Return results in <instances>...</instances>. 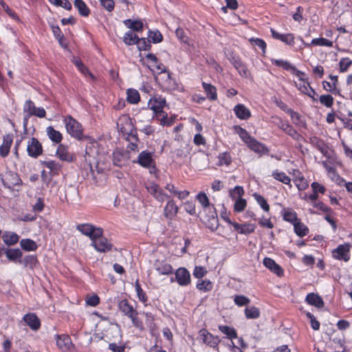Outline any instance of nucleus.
I'll list each match as a JSON object with an SVG mask.
<instances>
[{
  "label": "nucleus",
  "mask_w": 352,
  "mask_h": 352,
  "mask_svg": "<svg viewBox=\"0 0 352 352\" xmlns=\"http://www.w3.org/2000/svg\"><path fill=\"white\" fill-rule=\"evenodd\" d=\"M272 175L275 179L285 184H289L290 187L292 186L290 184L291 179L285 173L279 172L278 170H276L273 171Z\"/></svg>",
  "instance_id": "a19ab883"
},
{
  "label": "nucleus",
  "mask_w": 352,
  "mask_h": 352,
  "mask_svg": "<svg viewBox=\"0 0 352 352\" xmlns=\"http://www.w3.org/2000/svg\"><path fill=\"white\" fill-rule=\"evenodd\" d=\"M351 64L352 60H351L349 58H342L339 63L340 72H344L347 71Z\"/></svg>",
  "instance_id": "774afa93"
},
{
  "label": "nucleus",
  "mask_w": 352,
  "mask_h": 352,
  "mask_svg": "<svg viewBox=\"0 0 352 352\" xmlns=\"http://www.w3.org/2000/svg\"><path fill=\"white\" fill-rule=\"evenodd\" d=\"M197 288L203 292H209L212 289V283L208 280H204L197 283Z\"/></svg>",
  "instance_id": "5fc2aeb1"
},
{
  "label": "nucleus",
  "mask_w": 352,
  "mask_h": 352,
  "mask_svg": "<svg viewBox=\"0 0 352 352\" xmlns=\"http://www.w3.org/2000/svg\"><path fill=\"white\" fill-rule=\"evenodd\" d=\"M234 129L241 140L248 144V142L253 138V137L250 136L248 132L243 128L240 126H234Z\"/></svg>",
  "instance_id": "37998d69"
},
{
  "label": "nucleus",
  "mask_w": 352,
  "mask_h": 352,
  "mask_svg": "<svg viewBox=\"0 0 352 352\" xmlns=\"http://www.w3.org/2000/svg\"><path fill=\"white\" fill-rule=\"evenodd\" d=\"M36 107L34 105V102L28 100L25 102L23 107V111L24 113H25V116L24 117V122L23 125L25 127H26L28 124V119L34 115L35 111H36Z\"/></svg>",
  "instance_id": "a878e982"
},
{
  "label": "nucleus",
  "mask_w": 352,
  "mask_h": 352,
  "mask_svg": "<svg viewBox=\"0 0 352 352\" xmlns=\"http://www.w3.org/2000/svg\"><path fill=\"white\" fill-rule=\"evenodd\" d=\"M146 188L151 195H153L157 201L160 202H163L166 199L168 198L167 195L164 193L160 187L153 182L147 184Z\"/></svg>",
  "instance_id": "f8f14e48"
},
{
  "label": "nucleus",
  "mask_w": 352,
  "mask_h": 352,
  "mask_svg": "<svg viewBox=\"0 0 352 352\" xmlns=\"http://www.w3.org/2000/svg\"><path fill=\"white\" fill-rule=\"evenodd\" d=\"M64 122L67 131L71 136L78 140L84 138L82 126L77 120L71 116H67L65 118Z\"/></svg>",
  "instance_id": "f03ea898"
},
{
  "label": "nucleus",
  "mask_w": 352,
  "mask_h": 352,
  "mask_svg": "<svg viewBox=\"0 0 352 352\" xmlns=\"http://www.w3.org/2000/svg\"><path fill=\"white\" fill-rule=\"evenodd\" d=\"M249 41L252 45H256L260 47L263 53L265 52L267 45L264 40L258 38H251Z\"/></svg>",
  "instance_id": "e2e57ef3"
},
{
  "label": "nucleus",
  "mask_w": 352,
  "mask_h": 352,
  "mask_svg": "<svg viewBox=\"0 0 352 352\" xmlns=\"http://www.w3.org/2000/svg\"><path fill=\"white\" fill-rule=\"evenodd\" d=\"M13 142V135L6 134L3 138V143L0 146V155L6 157L8 155L10 147Z\"/></svg>",
  "instance_id": "f3484780"
},
{
  "label": "nucleus",
  "mask_w": 352,
  "mask_h": 352,
  "mask_svg": "<svg viewBox=\"0 0 352 352\" xmlns=\"http://www.w3.org/2000/svg\"><path fill=\"white\" fill-rule=\"evenodd\" d=\"M119 309L124 314V316L129 317L136 311L131 305L129 304L127 300L124 299L120 301L118 304Z\"/></svg>",
  "instance_id": "c756f323"
},
{
  "label": "nucleus",
  "mask_w": 352,
  "mask_h": 352,
  "mask_svg": "<svg viewBox=\"0 0 352 352\" xmlns=\"http://www.w3.org/2000/svg\"><path fill=\"white\" fill-rule=\"evenodd\" d=\"M148 37L153 43H160L163 39V36L159 30H149Z\"/></svg>",
  "instance_id": "09e8293b"
},
{
  "label": "nucleus",
  "mask_w": 352,
  "mask_h": 352,
  "mask_svg": "<svg viewBox=\"0 0 352 352\" xmlns=\"http://www.w3.org/2000/svg\"><path fill=\"white\" fill-rule=\"evenodd\" d=\"M234 301L236 305L241 307L249 304L250 300L243 295H236L234 296Z\"/></svg>",
  "instance_id": "0e129e2a"
},
{
  "label": "nucleus",
  "mask_w": 352,
  "mask_h": 352,
  "mask_svg": "<svg viewBox=\"0 0 352 352\" xmlns=\"http://www.w3.org/2000/svg\"><path fill=\"white\" fill-rule=\"evenodd\" d=\"M117 125L120 132L123 134L128 135V137H131L135 141L138 140L137 133L132 124L131 120L129 117L124 116L120 118Z\"/></svg>",
  "instance_id": "7ed1b4c3"
},
{
  "label": "nucleus",
  "mask_w": 352,
  "mask_h": 352,
  "mask_svg": "<svg viewBox=\"0 0 352 352\" xmlns=\"http://www.w3.org/2000/svg\"><path fill=\"white\" fill-rule=\"evenodd\" d=\"M294 182L299 190H304L309 186L308 182L305 179L303 176L296 177L294 180Z\"/></svg>",
  "instance_id": "6e6d98bb"
},
{
  "label": "nucleus",
  "mask_w": 352,
  "mask_h": 352,
  "mask_svg": "<svg viewBox=\"0 0 352 352\" xmlns=\"http://www.w3.org/2000/svg\"><path fill=\"white\" fill-rule=\"evenodd\" d=\"M287 112L289 113V115L291 116V118L294 124L299 126H306L305 122L302 119L301 116L299 115L298 113L294 111L291 109H288Z\"/></svg>",
  "instance_id": "4c0bfd02"
},
{
  "label": "nucleus",
  "mask_w": 352,
  "mask_h": 352,
  "mask_svg": "<svg viewBox=\"0 0 352 352\" xmlns=\"http://www.w3.org/2000/svg\"><path fill=\"white\" fill-rule=\"evenodd\" d=\"M248 148L254 152L260 155L268 154L270 150L261 142L257 141L255 138H252L247 144Z\"/></svg>",
  "instance_id": "dca6fc26"
},
{
  "label": "nucleus",
  "mask_w": 352,
  "mask_h": 352,
  "mask_svg": "<svg viewBox=\"0 0 352 352\" xmlns=\"http://www.w3.org/2000/svg\"><path fill=\"white\" fill-rule=\"evenodd\" d=\"M318 45V46H327V47H332L333 46V42L324 38H314L311 44H307V45Z\"/></svg>",
  "instance_id": "603ef678"
},
{
  "label": "nucleus",
  "mask_w": 352,
  "mask_h": 352,
  "mask_svg": "<svg viewBox=\"0 0 352 352\" xmlns=\"http://www.w3.org/2000/svg\"><path fill=\"white\" fill-rule=\"evenodd\" d=\"M74 6L80 16L87 17L90 14V10L82 0H74Z\"/></svg>",
  "instance_id": "72a5a7b5"
},
{
  "label": "nucleus",
  "mask_w": 352,
  "mask_h": 352,
  "mask_svg": "<svg viewBox=\"0 0 352 352\" xmlns=\"http://www.w3.org/2000/svg\"><path fill=\"white\" fill-rule=\"evenodd\" d=\"M124 24L133 31L141 32L142 31L144 25L140 20L126 19L123 21Z\"/></svg>",
  "instance_id": "f704fd0d"
},
{
  "label": "nucleus",
  "mask_w": 352,
  "mask_h": 352,
  "mask_svg": "<svg viewBox=\"0 0 352 352\" xmlns=\"http://www.w3.org/2000/svg\"><path fill=\"white\" fill-rule=\"evenodd\" d=\"M178 212V207L173 200H169L164 209V216L169 219H173Z\"/></svg>",
  "instance_id": "b1692460"
},
{
  "label": "nucleus",
  "mask_w": 352,
  "mask_h": 352,
  "mask_svg": "<svg viewBox=\"0 0 352 352\" xmlns=\"http://www.w3.org/2000/svg\"><path fill=\"white\" fill-rule=\"evenodd\" d=\"M21 248L25 251H35L37 249L36 242L30 239H23L20 241Z\"/></svg>",
  "instance_id": "e433bc0d"
},
{
  "label": "nucleus",
  "mask_w": 352,
  "mask_h": 352,
  "mask_svg": "<svg viewBox=\"0 0 352 352\" xmlns=\"http://www.w3.org/2000/svg\"><path fill=\"white\" fill-rule=\"evenodd\" d=\"M138 38V36L134 34L132 31H128L124 34L123 42L126 45H132L137 43Z\"/></svg>",
  "instance_id": "ea45409f"
},
{
  "label": "nucleus",
  "mask_w": 352,
  "mask_h": 352,
  "mask_svg": "<svg viewBox=\"0 0 352 352\" xmlns=\"http://www.w3.org/2000/svg\"><path fill=\"white\" fill-rule=\"evenodd\" d=\"M175 274V280L180 286H187L190 283V274L185 267H179Z\"/></svg>",
  "instance_id": "ddd939ff"
},
{
  "label": "nucleus",
  "mask_w": 352,
  "mask_h": 352,
  "mask_svg": "<svg viewBox=\"0 0 352 352\" xmlns=\"http://www.w3.org/2000/svg\"><path fill=\"white\" fill-rule=\"evenodd\" d=\"M320 102L327 107H331L333 103V98L331 95H322L320 97Z\"/></svg>",
  "instance_id": "338daca9"
},
{
  "label": "nucleus",
  "mask_w": 352,
  "mask_h": 352,
  "mask_svg": "<svg viewBox=\"0 0 352 352\" xmlns=\"http://www.w3.org/2000/svg\"><path fill=\"white\" fill-rule=\"evenodd\" d=\"M136 45L140 51L149 50L151 47V41L145 38H139Z\"/></svg>",
  "instance_id": "8fccbe9b"
},
{
  "label": "nucleus",
  "mask_w": 352,
  "mask_h": 352,
  "mask_svg": "<svg viewBox=\"0 0 352 352\" xmlns=\"http://www.w3.org/2000/svg\"><path fill=\"white\" fill-rule=\"evenodd\" d=\"M255 199L256 200L257 203L260 205V206L266 212H268L270 210V206L267 203L266 199L261 195L258 194L254 195Z\"/></svg>",
  "instance_id": "680f3d73"
},
{
  "label": "nucleus",
  "mask_w": 352,
  "mask_h": 352,
  "mask_svg": "<svg viewBox=\"0 0 352 352\" xmlns=\"http://www.w3.org/2000/svg\"><path fill=\"white\" fill-rule=\"evenodd\" d=\"M283 219L286 221L293 223V225L294 224V223L299 221V219L297 217L296 212L291 209H287L285 210L283 214Z\"/></svg>",
  "instance_id": "49530a36"
},
{
  "label": "nucleus",
  "mask_w": 352,
  "mask_h": 352,
  "mask_svg": "<svg viewBox=\"0 0 352 352\" xmlns=\"http://www.w3.org/2000/svg\"><path fill=\"white\" fill-rule=\"evenodd\" d=\"M156 80L159 82L161 87L168 91L175 90L177 88V84L175 79L171 77L169 72H162V74L157 76Z\"/></svg>",
  "instance_id": "423d86ee"
},
{
  "label": "nucleus",
  "mask_w": 352,
  "mask_h": 352,
  "mask_svg": "<svg viewBox=\"0 0 352 352\" xmlns=\"http://www.w3.org/2000/svg\"><path fill=\"white\" fill-rule=\"evenodd\" d=\"M310 142L314 146L318 149L324 156L327 158L331 157V150L323 140L317 137H313L310 138Z\"/></svg>",
  "instance_id": "2eb2a0df"
},
{
  "label": "nucleus",
  "mask_w": 352,
  "mask_h": 352,
  "mask_svg": "<svg viewBox=\"0 0 352 352\" xmlns=\"http://www.w3.org/2000/svg\"><path fill=\"white\" fill-rule=\"evenodd\" d=\"M111 336L115 340H118L121 338L120 330L118 325L111 326L109 330L107 331V333L106 334V337L109 338V341H111L112 339Z\"/></svg>",
  "instance_id": "58836bf2"
},
{
  "label": "nucleus",
  "mask_w": 352,
  "mask_h": 352,
  "mask_svg": "<svg viewBox=\"0 0 352 352\" xmlns=\"http://www.w3.org/2000/svg\"><path fill=\"white\" fill-rule=\"evenodd\" d=\"M91 241V245L100 252L109 251L112 248V244L105 237H103L102 235L95 238Z\"/></svg>",
  "instance_id": "9b49d317"
},
{
  "label": "nucleus",
  "mask_w": 352,
  "mask_h": 352,
  "mask_svg": "<svg viewBox=\"0 0 352 352\" xmlns=\"http://www.w3.org/2000/svg\"><path fill=\"white\" fill-rule=\"evenodd\" d=\"M27 151L30 156L34 158L42 154V145L36 138H32L28 141L27 145Z\"/></svg>",
  "instance_id": "6e6552de"
},
{
  "label": "nucleus",
  "mask_w": 352,
  "mask_h": 352,
  "mask_svg": "<svg viewBox=\"0 0 352 352\" xmlns=\"http://www.w3.org/2000/svg\"><path fill=\"white\" fill-rule=\"evenodd\" d=\"M281 129L294 139H298L300 137L299 133L287 122L284 123Z\"/></svg>",
  "instance_id": "3c124183"
},
{
  "label": "nucleus",
  "mask_w": 352,
  "mask_h": 352,
  "mask_svg": "<svg viewBox=\"0 0 352 352\" xmlns=\"http://www.w3.org/2000/svg\"><path fill=\"white\" fill-rule=\"evenodd\" d=\"M297 88L304 94H305L309 89H310V85L307 80L300 78L298 82H296Z\"/></svg>",
  "instance_id": "864d4df0"
},
{
  "label": "nucleus",
  "mask_w": 352,
  "mask_h": 352,
  "mask_svg": "<svg viewBox=\"0 0 352 352\" xmlns=\"http://www.w3.org/2000/svg\"><path fill=\"white\" fill-rule=\"evenodd\" d=\"M135 287L139 300L143 302H145L147 300V296L146 293L142 289L138 280L135 281Z\"/></svg>",
  "instance_id": "bf43d9fd"
},
{
  "label": "nucleus",
  "mask_w": 352,
  "mask_h": 352,
  "mask_svg": "<svg viewBox=\"0 0 352 352\" xmlns=\"http://www.w3.org/2000/svg\"><path fill=\"white\" fill-rule=\"evenodd\" d=\"M166 104V100L161 96H154L150 98L148 106L155 113H163L162 109Z\"/></svg>",
  "instance_id": "9d476101"
},
{
  "label": "nucleus",
  "mask_w": 352,
  "mask_h": 352,
  "mask_svg": "<svg viewBox=\"0 0 352 352\" xmlns=\"http://www.w3.org/2000/svg\"><path fill=\"white\" fill-rule=\"evenodd\" d=\"M2 239L6 244L12 245L16 244L19 241V237L14 232H6L3 234Z\"/></svg>",
  "instance_id": "c9c22d12"
},
{
  "label": "nucleus",
  "mask_w": 352,
  "mask_h": 352,
  "mask_svg": "<svg viewBox=\"0 0 352 352\" xmlns=\"http://www.w3.org/2000/svg\"><path fill=\"white\" fill-rule=\"evenodd\" d=\"M219 165H229L232 162V158L230 155L227 153H221L219 155Z\"/></svg>",
  "instance_id": "4d7b16f0"
},
{
  "label": "nucleus",
  "mask_w": 352,
  "mask_h": 352,
  "mask_svg": "<svg viewBox=\"0 0 352 352\" xmlns=\"http://www.w3.org/2000/svg\"><path fill=\"white\" fill-rule=\"evenodd\" d=\"M56 344L63 352H69L74 348L70 337L65 334L56 336Z\"/></svg>",
  "instance_id": "1a4fd4ad"
},
{
  "label": "nucleus",
  "mask_w": 352,
  "mask_h": 352,
  "mask_svg": "<svg viewBox=\"0 0 352 352\" xmlns=\"http://www.w3.org/2000/svg\"><path fill=\"white\" fill-rule=\"evenodd\" d=\"M140 100V94L135 89L127 90V101L131 104H136Z\"/></svg>",
  "instance_id": "de8ad7c7"
},
{
  "label": "nucleus",
  "mask_w": 352,
  "mask_h": 352,
  "mask_svg": "<svg viewBox=\"0 0 352 352\" xmlns=\"http://www.w3.org/2000/svg\"><path fill=\"white\" fill-rule=\"evenodd\" d=\"M263 265L278 276H282L283 275V270L272 258L268 257L265 258L263 259Z\"/></svg>",
  "instance_id": "412c9836"
},
{
  "label": "nucleus",
  "mask_w": 352,
  "mask_h": 352,
  "mask_svg": "<svg viewBox=\"0 0 352 352\" xmlns=\"http://www.w3.org/2000/svg\"><path fill=\"white\" fill-rule=\"evenodd\" d=\"M51 28L54 36L58 40L60 45L63 46V40L64 38V35L62 33L60 28L57 25H51Z\"/></svg>",
  "instance_id": "052dcab7"
},
{
  "label": "nucleus",
  "mask_w": 352,
  "mask_h": 352,
  "mask_svg": "<svg viewBox=\"0 0 352 352\" xmlns=\"http://www.w3.org/2000/svg\"><path fill=\"white\" fill-rule=\"evenodd\" d=\"M272 36L274 38L280 40L282 42L285 43L287 45L290 46H293L295 43L294 42V36L292 33L283 34H280L274 29H271Z\"/></svg>",
  "instance_id": "6ab92c4d"
},
{
  "label": "nucleus",
  "mask_w": 352,
  "mask_h": 352,
  "mask_svg": "<svg viewBox=\"0 0 352 352\" xmlns=\"http://www.w3.org/2000/svg\"><path fill=\"white\" fill-rule=\"evenodd\" d=\"M23 320L33 331L38 330L41 325L40 319L34 313L25 314Z\"/></svg>",
  "instance_id": "4468645a"
},
{
  "label": "nucleus",
  "mask_w": 352,
  "mask_h": 352,
  "mask_svg": "<svg viewBox=\"0 0 352 352\" xmlns=\"http://www.w3.org/2000/svg\"><path fill=\"white\" fill-rule=\"evenodd\" d=\"M76 229L82 234L89 236L91 241L95 238L101 236L103 234V230L101 228L96 227L91 223L79 224L77 226Z\"/></svg>",
  "instance_id": "20e7f679"
},
{
  "label": "nucleus",
  "mask_w": 352,
  "mask_h": 352,
  "mask_svg": "<svg viewBox=\"0 0 352 352\" xmlns=\"http://www.w3.org/2000/svg\"><path fill=\"white\" fill-rule=\"evenodd\" d=\"M246 200L245 199L239 197L238 199L236 200L234 203V210L236 212H241L244 210L245 208L246 207Z\"/></svg>",
  "instance_id": "13d9d810"
},
{
  "label": "nucleus",
  "mask_w": 352,
  "mask_h": 352,
  "mask_svg": "<svg viewBox=\"0 0 352 352\" xmlns=\"http://www.w3.org/2000/svg\"><path fill=\"white\" fill-rule=\"evenodd\" d=\"M231 63L233 66L238 70L239 74L241 76L247 77L248 75V70L247 69L246 66L241 62L239 58H236L235 57H232L230 59Z\"/></svg>",
  "instance_id": "7c9ffc66"
},
{
  "label": "nucleus",
  "mask_w": 352,
  "mask_h": 352,
  "mask_svg": "<svg viewBox=\"0 0 352 352\" xmlns=\"http://www.w3.org/2000/svg\"><path fill=\"white\" fill-rule=\"evenodd\" d=\"M233 227L240 234H248L253 232L255 230V225L250 223L240 224L238 223H233Z\"/></svg>",
  "instance_id": "c85d7f7f"
},
{
  "label": "nucleus",
  "mask_w": 352,
  "mask_h": 352,
  "mask_svg": "<svg viewBox=\"0 0 352 352\" xmlns=\"http://www.w3.org/2000/svg\"><path fill=\"white\" fill-rule=\"evenodd\" d=\"M234 111L236 116L241 120H247L251 116L250 111L242 104L236 105Z\"/></svg>",
  "instance_id": "bb28decb"
},
{
  "label": "nucleus",
  "mask_w": 352,
  "mask_h": 352,
  "mask_svg": "<svg viewBox=\"0 0 352 352\" xmlns=\"http://www.w3.org/2000/svg\"><path fill=\"white\" fill-rule=\"evenodd\" d=\"M4 186L9 189H14L22 185V181L19 175L11 170L6 171L1 178Z\"/></svg>",
  "instance_id": "39448f33"
},
{
  "label": "nucleus",
  "mask_w": 352,
  "mask_h": 352,
  "mask_svg": "<svg viewBox=\"0 0 352 352\" xmlns=\"http://www.w3.org/2000/svg\"><path fill=\"white\" fill-rule=\"evenodd\" d=\"M138 313L137 311L132 314V316H129V318L131 320V322L134 327L136 328L142 330L144 329L143 323L142 320L138 317Z\"/></svg>",
  "instance_id": "69168bd1"
},
{
  "label": "nucleus",
  "mask_w": 352,
  "mask_h": 352,
  "mask_svg": "<svg viewBox=\"0 0 352 352\" xmlns=\"http://www.w3.org/2000/svg\"><path fill=\"white\" fill-rule=\"evenodd\" d=\"M305 300L309 305L315 306L318 308H322L324 307L322 298L317 294L309 293L306 296Z\"/></svg>",
  "instance_id": "cd10ccee"
},
{
  "label": "nucleus",
  "mask_w": 352,
  "mask_h": 352,
  "mask_svg": "<svg viewBox=\"0 0 352 352\" xmlns=\"http://www.w3.org/2000/svg\"><path fill=\"white\" fill-rule=\"evenodd\" d=\"M56 156L62 161L72 162L73 155L69 152L68 147L63 144H59L56 152Z\"/></svg>",
  "instance_id": "aec40b11"
},
{
  "label": "nucleus",
  "mask_w": 352,
  "mask_h": 352,
  "mask_svg": "<svg viewBox=\"0 0 352 352\" xmlns=\"http://www.w3.org/2000/svg\"><path fill=\"white\" fill-rule=\"evenodd\" d=\"M351 245L349 243H344L339 245L337 248L333 250V256L338 260H342L345 262L350 259V248Z\"/></svg>",
  "instance_id": "0eeeda50"
},
{
  "label": "nucleus",
  "mask_w": 352,
  "mask_h": 352,
  "mask_svg": "<svg viewBox=\"0 0 352 352\" xmlns=\"http://www.w3.org/2000/svg\"><path fill=\"white\" fill-rule=\"evenodd\" d=\"M294 228L295 233L300 237L305 236L308 233L307 227L302 223L300 220L294 223Z\"/></svg>",
  "instance_id": "79ce46f5"
},
{
  "label": "nucleus",
  "mask_w": 352,
  "mask_h": 352,
  "mask_svg": "<svg viewBox=\"0 0 352 352\" xmlns=\"http://www.w3.org/2000/svg\"><path fill=\"white\" fill-rule=\"evenodd\" d=\"M6 257L12 262H18L22 263L21 257L23 255L22 252L19 249H7L5 250Z\"/></svg>",
  "instance_id": "393cba45"
},
{
  "label": "nucleus",
  "mask_w": 352,
  "mask_h": 352,
  "mask_svg": "<svg viewBox=\"0 0 352 352\" xmlns=\"http://www.w3.org/2000/svg\"><path fill=\"white\" fill-rule=\"evenodd\" d=\"M138 163L146 168L151 166L155 162L152 157V153L147 151L141 152L138 158Z\"/></svg>",
  "instance_id": "a211bd4d"
},
{
  "label": "nucleus",
  "mask_w": 352,
  "mask_h": 352,
  "mask_svg": "<svg viewBox=\"0 0 352 352\" xmlns=\"http://www.w3.org/2000/svg\"><path fill=\"white\" fill-rule=\"evenodd\" d=\"M196 197L204 210H208L210 214L209 217H210L212 222L210 228L212 230H216L218 227V219L215 208L213 205H210L209 199L205 192H199Z\"/></svg>",
  "instance_id": "f257e3e1"
},
{
  "label": "nucleus",
  "mask_w": 352,
  "mask_h": 352,
  "mask_svg": "<svg viewBox=\"0 0 352 352\" xmlns=\"http://www.w3.org/2000/svg\"><path fill=\"white\" fill-rule=\"evenodd\" d=\"M219 329L231 340L237 338V333L232 327L226 325H219Z\"/></svg>",
  "instance_id": "c03bdc74"
},
{
  "label": "nucleus",
  "mask_w": 352,
  "mask_h": 352,
  "mask_svg": "<svg viewBox=\"0 0 352 352\" xmlns=\"http://www.w3.org/2000/svg\"><path fill=\"white\" fill-rule=\"evenodd\" d=\"M46 132L47 136L52 142L56 144H59L62 141V134L60 131L55 130L53 126H47L46 129Z\"/></svg>",
  "instance_id": "2f4dec72"
},
{
  "label": "nucleus",
  "mask_w": 352,
  "mask_h": 352,
  "mask_svg": "<svg viewBox=\"0 0 352 352\" xmlns=\"http://www.w3.org/2000/svg\"><path fill=\"white\" fill-rule=\"evenodd\" d=\"M202 86L209 100H216L217 99V89L214 86L205 82H202Z\"/></svg>",
  "instance_id": "473e14b6"
},
{
  "label": "nucleus",
  "mask_w": 352,
  "mask_h": 352,
  "mask_svg": "<svg viewBox=\"0 0 352 352\" xmlns=\"http://www.w3.org/2000/svg\"><path fill=\"white\" fill-rule=\"evenodd\" d=\"M155 270L163 275H168L173 273L172 266L165 261L157 260L154 264Z\"/></svg>",
  "instance_id": "4be33fe9"
},
{
  "label": "nucleus",
  "mask_w": 352,
  "mask_h": 352,
  "mask_svg": "<svg viewBox=\"0 0 352 352\" xmlns=\"http://www.w3.org/2000/svg\"><path fill=\"white\" fill-rule=\"evenodd\" d=\"M201 336L204 343L213 348L217 347L220 342L219 337L212 336L206 330L201 331Z\"/></svg>",
  "instance_id": "5701e85b"
},
{
  "label": "nucleus",
  "mask_w": 352,
  "mask_h": 352,
  "mask_svg": "<svg viewBox=\"0 0 352 352\" xmlns=\"http://www.w3.org/2000/svg\"><path fill=\"white\" fill-rule=\"evenodd\" d=\"M245 315L248 319H256L260 316V311L258 308L254 306L246 307L245 309Z\"/></svg>",
  "instance_id": "a18cd8bd"
}]
</instances>
